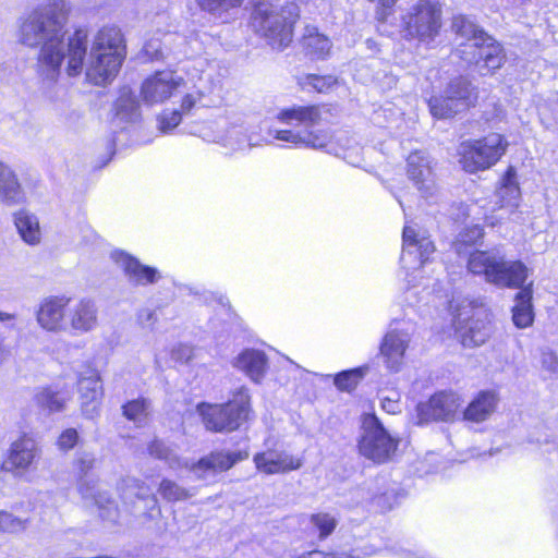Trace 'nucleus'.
Masks as SVG:
<instances>
[{
	"mask_svg": "<svg viewBox=\"0 0 558 558\" xmlns=\"http://www.w3.org/2000/svg\"><path fill=\"white\" fill-rule=\"evenodd\" d=\"M68 66L70 76H76L82 72L87 50V33L83 29L76 31L66 44Z\"/></svg>",
	"mask_w": 558,
	"mask_h": 558,
	"instance_id": "obj_22",
	"label": "nucleus"
},
{
	"mask_svg": "<svg viewBox=\"0 0 558 558\" xmlns=\"http://www.w3.org/2000/svg\"><path fill=\"white\" fill-rule=\"evenodd\" d=\"M542 367L553 374L558 373V356L553 351H543L541 355Z\"/></svg>",
	"mask_w": 558,
	"mask_h": 558,
	"instance_id": "obj_51",
	"label": "nucleus"
},
{
	"mask_svg": "<svg viewBox=\"0 0 558 558\" xmlns=\"http://www.w3.org/2000/svg\"><path fill=\"white\" fill-rule=\"evenodd\" d=\"M3 349H2V345L0 344V354L2 353Z\"/></svg>",
	"mask_w": 558,
	"mask_h": 558,
	"instance_id": "obj_59",
	"label": "nucleus"
},
{
	"mask_svg": "<svg viewBox=\"0 0 558 558\" xmlns=\"http://www.w3.org/2000/svg\"><path fill=\"white\" fill-rule=\"evenodd\" d=\"M403 239V255L401 260L405 263L408 255L418 254L420 263L422 266L429 259V256L435 252L433 241L424 233L417 232L414 228L405 226L402 233Z\"/></svg>",
	"mask_w": 558,
	"mask_h": 558,
	"instance_id": "obj_21",
	"label": "nucleus"
},
{
	"mask_svg": "<svg viewBox=\"0 0 558 558\" xmlns=\"http://www.w3.org/2000/svg\"><path fill=\"white\" fill-rule=\"evenodd\" d=\"M250 395L246 388H240L232 400L225 404H199L198 411L208 430L232 432L238 429L251 412Z\"/></svg>",
	"mask_w": 558,
	"mask_h": 558,
	"instance_id": "obj_5",
	"label": "nucleus"
},
{
	"mask_svg": "<svg viewBox=\"0 0 558 558\" xmlns=\"http://www.w3.org/2000/svg\"><path fill=\"white\" fill-rule=\"evenodd\" d=\"M483 236V229L480 226H472L459 233L457 241L453 243L458 254L462 252V245L475 244Z\"/></svg>",
	"mask_w": 558,
	"mask_h": 558,
	"instance_id": "obj_43",
	"label": "nucleus"
},
{
	"mask_svg": "<svg viewBox=\"0 0 558 558\" xmlns=\"http://www.w3.org/2000/svg\"><path fill=\"white\" fill-rule=\"evenodd\" d=\"M498 396L493 391H482L463 412L464 420L481 423L486 421L496 410Z\"/></svg>",
	"mask_w": 558,
	"mask_h": 558,
	"instance_id": "obj_23",
	"label": "nucleus"
},
{
	"mask_svg": "<svg viewBox=\"0 0 558 558\" xmlns=\"http://www.w3.org/2000/svg\"><path fill=\"white\" fill-rule=\"evenodd\" d=\"M78 489L84 498L94 499L96 505H98L100 508H106L109 505H113V501L106 493L99 490L94 492L95 487L90 486L87 482H82Z\"/></svg>",
	"mask_w": 558,
	"mask_h": 558,
	"instance_id": "obj_45",
	"label": "nucleus"
},
{
	"mask_svg": "<svg viewBox=\"0 0 558 558\" xmlns=\"http://www.w3.org/2000/svg\"><path fill=\"white\" fill-rule=\"evenodd\" d=\"M476 100V87L466 77L457 76L448 83L444 96L433 97L428 104L434 117L447 119L468 110Z\"/></svg>",
	"mask_w": 558,
	"mask_h": 558,
	"instance_id": "obj_8",
	"label": "nucleus"
},
{
	"mask_svg": "<svg viewBox=\"0 0 558 558\" xmlns=\"http://www.w3.org/2000/svg\"><path fill=\"white\" fill-rule=\"evenodd\" d=\"M244 0H196L197 7L215 16L221 17L223 14L238 9L242 5Z\"/></svg>",
	"mask_w": 558,
	"mask_h": 558,
	"instance_id": "obj_37",
	"label": "nucleus"
},
{
	"mask_svg": "<svg viewBox=\"0 0 558 558\" xmlns=\"http://www.w3.org/2000/svg\"><path fill=\"white\" fill-rule=\"evenodd\" d=\"M299 16V7L295 3L280 7L259 2L252 13V26L274 49L281 50L292 41L293 26Z\"/></svg>",
	"mask_w": 558,
	"mask_h": 558,
	"instance_id": "obj_4",
	"label": "nucleus"
},
{
	"mask_svg": "<svg viewBox=\"0 0 558 558\" xmlns=\"http://www.w3.org/2000/svg\"><path fill=\"white\" fill-rule=\"evenodd\" d=\"M137 324L143 328L149 331L155 329L156 323L158 320L155 311L149 308H143L138 311L136 315Z\"/></svg>",
	"mask_w": 558,
	"mask_h": 558,
	"instance_id": "obj_47",
	"label": "nucleus"
},
{
	"mask_svg": "<svg viewBox=\"0 0 558 558\" xmlns=\"http://www.w3.org/2000/svg\"><path fill=\"white\" fill-rule=\"evenodd\" d=\"M28 527V519L19 518L10 512L0 511V532L20 533Z\"/></svg>",
	"mask_w": 558,
	"mask_h": 558,
	"instance_id": "obj_41",
	"label": "nucleus"
},
{
	"mask_svg": "<svg viewBox=\"0 0 558 558\" xmlns=\"http://www.w3.org/2000/svg\"><path fill=\"white\" fill-rule=\"evenodd\" d=\"M159 121H160V129L163 132L167 130H172L177 125H179V123L181 122V113H180V111H177V110H174L170 113H165L160 117Z\"/></svg>",
	"mask_w": 558,
	"mask_h": 558,
	"instance_id": "obj_52",
	"label": "nucleus"
},
{
	"mask_svg": "<svg viewBox=\"0 0 558 558\" xmlns=\"http://www.w3.org/2000/svg\"><path fill=\"white\" fill-rule=\"evenodd\" d=\"M183 84V78L171 71H159L142 84L141 97L147 105L161 104L171 97L173 90Z\"/></svg>",
	"mask_w": 558,
	"mask_h": 558,
	"instance_id": "obj_11",
	"label": "nucleus"
},
{
	"mask_svg": "<svg viewBox=\"0 0 558 558\" xmlns=\"http://www.w3.org/2000/svg\"><path fill=\"white\" fill-rule=\"evenodd\" d=\"M194 356V351L191 345L178 344L171 350V359L179 363H187Z\"/></svg>",
	"mask_w": 558,
	"mask_h": 558,
	"instance_id": "obj_48",
	"label": "nucleus"
},
{
	"mask_svg": "<svg viewBox=\"0 0 558 558\" xmlns=\"http://www.w3.org/2000/svg\"><path fill=\"white\" fill-rule=\"evenodd\" d=\"M302 45L306 53L317 59L325 58L331 49L330 40L325 35L319 34L315 26L311 25H307L304 29Z\"/></svg>",
	"mask_w": 558,
	"mask_h": 558,
	"instance_id": "obj_31",
	"label": "nucleus"
},
{
	"mask_svg": "<svg viewBox=\"0 0 558 558\" xmlns=\"http://www.w3.org/2000/svg\"><path fill=\"white\" fill-rule=\"evenodd\" d=\"M37 452L35 440L28 437L17 439L11 445L2 469L8 472L23 473L33 463Z\"/></svg>",
	"mask_w": 558,
	"mask_h": 558,
	"instance_id": "obj_17",
	"label": "nucleus"
},
{
	"mask_svg": "<svg viewBox=\"0 0 558 558\" xmlns=\"http://www.w3.org/2000/svg\"><path fill=\"white\" fill-rule=\"evenodd\" d=\"M383 408L389 413H396L399 410L398 402L386 398L383 400Z\"/></svg>",
	"mask_w": 558,
	"mask_h": 558,
	"instance_id": "obj_55",
	"label": "nucleus"
},
{
	"mask_svg": "<svg viewBox=\"0 0 558 558\" xmlns=\"http://www.w3.org/2000/svg\"><path fill=\"white\" fill-rule=\"evenodd\" d=\"M98 325V308L94 301L82 299L69 312V327L75 333H87Z\"/></svg>",
	"mask_w": 558,
	"mask_h": 558,
	"instance_id": "obj_19",
	"label": "nucleus"
},
{
	"mask_svg": "<svg viewBox=\"0 0 558 558\" xmlns=\"http://www.w3.org/2000/svg\"><path fill=\"white\" fill-rule=\"evenodd\" d=\"M15 318L14 314L0 312V322H9Z\"/></svg>",
	"mask_w": 558,
	"mask_h": 558,
	"instance_id": "obj_57",
	"label": "nucleus"
},
{
	"mask_svg": "<svg viewBox=\"0 0 558 558\" xmlns=\"http://www.w3.org/2000/svg\"><path fill=\"white\" fill-rule=\"evenodd\" d=\"M484 41V38H481L478 41L460 43L454 53L465 63L475 64L481 69L488 50V43Z\"/></svg>",
	"mask_w": 558,
	"mask_h": 558,
	"instance_id": "obj_32",
	"label": "nucleus"
},
{
	"mask_svg": "<svg viewBox=\"0 0 558 558\" xmlns=\"http://www.w3.org/2000/svg\"><path fill=\"white\" fill-rule=\"evenodd\" d=\"M461 405L460 397L453 392H439L427 402L417 405L420 423L429 421H451Z\"/></svg>",
	"mask_w": 558,
	"mask_h": 558,
	"instance_id": "obj_12",
	"label": "nucleus"
},
{
	"mask_svg": "<svg viewBox=\"0 0 558 558\" xmlns=\"http://www.w3.org/2000/svg\"><path fill=\"white\" fill-rule=\"evenodd\" d=\"M126 54L123 34L117 26H104L94 37L86 78L95 85H106L118 74Z\"/></svg>",
	"mask_w": 558,
	"mask_h": 558,
	"instance_id": "obj_3",
	"label": "nucleus"
},
{
	"mask_svg": "<svg viewBox=\"0 0 558 558\" xmlns=\"http://www.w3.org/2000/svg\"><path fill=\"white\" fill-rule=\"evenodd\" d=\"M148 452L151 457L162 460L170 468H177L180 465V461L174 451L167 446L163 441L155 439L148 445Z\"/></svg>",
	"mask_w": 558,
	"mask_h": 558,
	"instance_id": "obj_39",
	"label": "nucleus"
},
{
	"mask_svg": "<svg viewBox=\"0 0 558 558\" xmlns=\"http://www.w3.org/2000/svg\"><path fill=\"white\" fill-rule=\"evenodd\" d=\"M235 367L244 372L253 381H259L267 368V357L258 350H245L235 361Z\"/></svg>",
	"mask_w": 558,
	"mask_h": 558,
	"instance_id": "obj_24",
	"label": "nucleus"
},
{
	"mask_svg": "<svg viewBox=\"0 0 558 558\" xmlns=\"http://www.w3.org/2000/svg\"><path fill=\"white\" fill-rule=\"evenodd\" d=\"M112 258L123 270L132 284L146 286L155 283L160 278L156 268L141 264L136 258L123 252H114Z\"/></svg>",
	"mask_w": 558,
	"mask_h": 558,
	"instance_id": "obj_16",
	"label": "nucleus"
},
{
	"mask_svg": "<svg viewBox=\"0 0 558 558\" xmlns=\"http://www.w3.org/2000/svg\"><path fill=\"white\" fill-rule=\"evenodd\" d=\"M441 5L436 0H418L402 16L405 37L429 43L441 28Z\"/></svg>",
	"mask_w": 558,
	"mask_h": 558,
	"instance_id": "obj_7",
	"label": "nucleus"
},
{
	"mask_svg": "<svg viewBox=\"0 0 558 558\" xmlns=\"http://www.w3.org/2000/svg\"><path fill=\"white\" fill-rule=\"evenodd\" d=\"M484 40H486L485 43H488V50L486 59L484 60L482 68L480 69V73L482 75L486 74V72H483V70L490 72L500 69L506 59L504 49L496 39H494L492 36L487 34L484 37Z\"/></svg>",
	"mask_w": 558,
	"mask_h": 558,
	"instance_id": "obj_35",
	"label": "nucleus"
},
{
	"mask_svg": "<svg viewBox=\"0 0 558 558\" xmlns=\"http://www.w3.org/2000/svg\"><path fill=\"white\" fill-rule=\"evenodd\" d=\"M468 267L472 274L483 276L486 282L498 288H520V292L515 295L512 319L519 328H525L532 324V288L531 284L523 287L529 269L521 260H508L494 251H476L470 255Z\"/></svg>",
	"mask_w": 558,
	"mask_h": 558,
	"instance_id": "obj_2",
	"label": "nucleus"
},
{
	"mask_svg": "<svg viewBox=\"0 0 558 558\" xmlns=\"http://www.w3.org/2000/svg\"><path fill=\"white\" fill-rule=\"evenodd\" d=\"M158 493L169 502L183 501L193 496L187 488L168 478L160 482Z\"/></svg>",
	"mask_w": 558,
	"mask_h": 558,
	"instance_id": "obj_38",
	"label": "nucleus"
},
{
	"mask_svg": "<svg viewBox=\"0 0 558 558\" xmlns=\"http://www.w3.org/2000/svg\"><path fill=\"white\" fill-rule=\"evenodd\" d=\"M123 415L133 422H143L147 415V404L145 400H133L123 405Z\"/></svg>",
	"mask_w": 558,
	"mask_h": 558,
	"instance_id": "obj_44",
	"label": "nucleus"
},
{
	"mask_svg": "<svg viewBox=\"0 0 558 558\" xmlns=\"http://www.w3.org/2000/svg\"><path fill=\"white\" fill-rule=\"evenodd\" d=\"M337 78L331 75L318 76L315 74H310L306 76L304 85L312 86L318 93H325L337 85Z\"/></svg>",
	"mask_w": 558,
	"mask_h": 558,
	"instance_id": "obj_46",
	"label": "nucleus"
},
{
	"mask_svg": "<svg viewBox=\"0 0 558 558\" xmlns=\"http://www.w3.org/2000/svg\"><path fill=\"white\" fill-rule=\"evenodd\" d=\"M410 337L407 332L392 330L386 333L380 344V354L385 357L387 367L397 372L403 363Z\"/></svg>",
	"mask_w": 558,
	"mask_h": 558,
	"instance_id": "obj_20",
	"label": "nucleus"
},
{
	"mask_svg": "<svg viewBox=\"0 0 558 558\" xmlns=\"http://www.w3.org/2000/svg\"><path fill=\"white\" fill-rule=\"evenodd\" d=\"M366 368L359 367L350 371H343L336 375L335 385L343 391L353 390L365 375Z\"/></svg>",
	"mask_w": 558,
	"mask_h": 558,
	"instance_id": "obj_40",
	"label": "nucleus"
},
{
	"mask_svg": "<svg viewBox=\"0 0 558 558\" xmlns=\"http://www.w3.org/2000/svg\"><path fill=\"white\" fill-rule=\"evenodd\" d=\"M16 229L23 241L29 245L40 242L41 232L37 217L27 210H20L14 215Z\"/></svg>",
	"mask_w": 558,
	"mask_h": 558,
	"instance_id": "obj_28",
	"label": "nucleus"
},
{
	"mask_svg": "<svg viewBox=\"0 0 558 558\" xmlns=\"http://www.w3.org/2000/svg\"><path fill=\"white\" fill-rule=\"evenodd\" d=\"M497 195L501 199L502 206L517 205L520 196V190L515 182V173L512 168H510L502 178V183L497 190Z\"/></svg>",
	"mask_w": 558,
	"mask_h": 558,
	"instance_id": "obj_36",
	"label": "nucleus"
},
{
	"mask_svg": "<svg viewBox=\"0 0 558 558\" xmlns=\"http://www.w3.org/2000/svg\"><path fill=\"white\" fill-rule=\"evenodd\" d=\"M95 464L94 454L90 452H81L75 460V466L80 475H86Z\"/></svg>",
	"mask_w": 558,
	"mask_h": 558,
	"instance_id": "obj_49",
	"label": "nucleus"
},
{
	"mask_svg": "<svg viewBox=\"0 0 558 558\" xmlns=\"http://www.w3.org/2000/svg\"><path fill=\"white\" fill-rule=\"evenodd\" d=\"M275 138L293 144H302L314 149L325 147L329 141L328 134L323 131L307 132L305 135H302L291 130H281L276 132Z\"/></svg>",
	"mask_w": 558,
	"mask_h": 558,
	"instance_id": "obj_29",
	"label": "nucleus"
},
{
	"mask_svg": "<svg viewBox=\"0 0 558 558\" xmlns=\"http://www.w3.org/2000/svg\"><path fill=\"white\" fill-rule=\"evenodd\" d=\"M451 29L461 39V43L478 41L487 35L483 28L464 15L452 19Z\"/></svg>",
	"mask_w": 558,
	"mask_h": 558,
	"instance_id": "obj_33",
	"label": "nucleus"
},
{
	"mask_svg": "<svg viewBox=\"0 0 558 558\" xmlns=\"http://www.w3.org/2000/svg\"><path fill=\"white\" fill-rule=\"evenodd\" d=\"M247 451H213L190 466L197 478L207 473H220L230 470L236 462L247 459Z\"/></svg>",
	"mask_w": 558,
	"mask_h": 558,
	"instance_id": "obj_15",
	"label": "nucleus"
},
{
	"mask_svg": "<svg viewBox=\"0 0 558 558\" xmlns=\"http://www.w3.org/2000/svg\"><path fill=\"white\" fill-rule=\"evenodd\" d=\"M254 463L259 472L267 475L287 473L302 466V461L286 452L268 450L254 456Z\"/></svg>",
	"mask_w": 558,
	"mask_h": 558,
	"instance_id": "obj_18",
	"label": "nucleus"
},
{
	"mask_svg": "<svg viewBox=\"0 0 558 558\" xmlns=\"http://www.w3.org/2000/svg\"><path fill=\"white\" fill-rule=\"evenodd\" d=\"M117 116L124 121H135L140 117V105L135 95L123 88L116 102Z\"/></svg>",
	"mask_w": 558,
	"mask_h": 558,
	"instance_id": "obj_34",
	"label": "nucleus"
},
{
	"mask_svg": "<svg viewBox=\"0 0 558 558\" xmlns=\"http://www.w3.org/2000/svg\"><path fill=\"white\" fill-rule=\"evenodd\" d=\"M0 197L7 204H19L24 193L13 170L0 162Z\"/></svg>",
	"mask_w": 558,
	"mask_h": 558,
	"instance_id": "obj_26",
	"label": "nucleus"
},
{
	"mask_svg": "<svg viewBox=\"0 0 558 558\" xmlns=\"http://www.w3.org/2000/svg\"><path fill=\"white\" fill-rule=\"evenodd\" d=\"M408 178L414 183L421 196L433 197L437 192L434 172L430 160L423 151H413L408 157Z\"/></svg>",
	"mask_w": 558,
	"mask_h": 558,
	"instance_id": "obj_14",
	"label": "nucleus"
},
{
	"mask_svg": "<svg viewBox=\"0 0 558 558\" xmlns=\"http://www.w3.org/2000/svg\"><path fill=\"white\" fill-rule=\"evenodd\" d=\"M322 119L320 108L318 106H296L282 110L278 114V120L284 123L296 121L299 124L306 128L314 126L319 123Z\"/></svg>",
	"mask_w": 558,
	"mask_h": 558,
	"instance_id": "obj_27",
	"label": "nucleus"
},
{
	"mask_svg": "<svg viewBox=\"0 0 558 558\" xmlns=\"http://www.w3.org/2000/svg\"><path fill=\"white\" fill-rule=\"evenodd\" d=\"M311 523L318 530L320 538L329 536L337 526L336 518L323 512L312 514Z\"/></svg>",
	"mask_w": 558,
	"mask_h": 558,
	"instance_id": "obj_42",
	"label": "nucleus"
},
{
	"mask_svg": "<svg viewBox=\"0 0 558 558\" xmlns=\"http://www.w3.org/2000/svg\"><path fill=\"white\" fill-rule=\"evenodd\" d=\"M70 5L66 0H52L20 19L17 41L32 49L39 48V74L56 81L65 58L64 36Z\"/></svg>",
	"mask_w": 558,
	"mask_h": 558,
	"instance_id": "obj_1",
	"label": "nucleus"
},
{
	"mask_svg": "<svg viewBox=\"0 0 558 558\" xmlns=\"http://www.w3.org/2000/svg\"><path fill=\"white\" fill-rule=\"evenodd\" d=\"M150 46H151V45H148V46L146 47V52H147V53H150V51H149Z\"/></svg>",
	"mask_w": 558,
	"mask_h": 558,
	"instance_id": "obj_58",
	"label": "nucleus"
},
{
	"mask_svg": "<svg viewBox=\"0 0 558 558\" xmlns=\"http://www.w3.org/2000/svg\"><path fill=\"white\" fill-rule=\"evenodd\" d=\"M70 299L66 296H47L35 312L36 322L40 328L49 332L66 330L65 316Z\"/></svg>",
	"mask_w": 558,
	"mask_h": 558,
	"instance_id": "obj_13",
	"label": "nucleus"
},
{
	"mask_svg": "<svg viewBox=\"0 0 558 558\" xmlns=\"http://www.w3.org/2000/svg\"><path fill=\"white\" fill-rule=\"evenodd\" d=\"M83 412L92 417L97 412L98 402L102 396V386L99 377L82 378L78 383Z\"/></svg>",
	"mask_w": 558,
	"mask_h": 558,
	"instance_id": "obj_25",
	"label": "nucleus"
},
{
	"mask_svg": "<svg viewBox=\"0 0 558 558\" xmlns=\"http://www.w3.org/2000/svg\"><path fill=\"white\" fill-rule=\"evenodd\" d=\"M507 146L508 142L498 133H492L482 140L463 143L460 150V162L463 169L470 173L488 169L501 158Z\"/></svg>",
	"mask_w": 558,
	"mask_h": 558,
	"instance_id": "obj_9",
	"label": "nucleus"
},
{
	"mask_svg": "<svg viewBox=\"0 0 558 558\" xmlns=\"http://www.w3.org/2000/svg\"><path fill=\"white\" fill-rule=\"evenodd\" d=\"M194 105L195 98L192 95H186L182 100L181 109L183 112H189Z\"/></svg>",
	"mask_w": 558,
	"mask_h": 558,
	"instance_id": "obj_56",
	"label": "nucleus"
},
{
	"mask_svg": "<svg viewBox=\"0 0 558 558\" xmlns=\"http://www.w3.org/2000/svg\"><path fill=\"white\" fill-rule=\"evenodd\" d=\"M77 439L78 434L76 429L68 428L60 435L58 439V446L62 450H70L76 445Z\"/></svg>",
	"mask_w": 558,
	"mask_h": 558,
	"instance_id": "obj_50",
	"label": "nucleus"
},
{
	"mask_svg": "<svg viewBox=\"0 0 558 558\" xmlns=\"http://www.w3.org/2000/svg\"><path fill=\"white\" fill-rule=\"evenodd\" d=\"M298 558H353V557L345 553L332 554V553H325L322 550H311V551L300 555Z\"/></svg>",
	"mask_w": 558,
	"mask_h": 558,
	"instance_id": "obj_53",
	"label": "nucleus"
},
{
	"mask_svg": "<svg viewBox=\"0 0 558 558\" xmlns=\"http://www.w3.org/2000/svg\"><path fill=\"white\" fill-rule=\"evenodd\" d=\"M70 399L71 393L69 391L51 388H44L35 395L36 404L48 414L63 411Z\"/></svg>",
	"mask_w": 558,
	"mask_h": 558,
	"instance_id": "obj_30",
	"label": "nucleus"
},
{
	"mask_svg": "<svg viewBox=\"0 0 558 558\" xmlns=\"http://www.w3.org/2000/svg\"><path fill=\"white\" fill-rule=\"evenodd\" d=\"M128 483L130 487H134L137 489V492L135 493L137 497L144 498L145 496L148 495L149 489L144 485V483H141L137 480H129Z\"/></svg>",
	"mask_w": 558,
	"mask_h": 558,
	"instance_id": "obj_54",
	"label": "nucleus"
},
{
	"mask_svg": "<svg viewBox=\"0 0 558 558\" xmlns=\"http://www.w3.org/2000/svg\"><path fill=\"white\" fill-rule=\"evenodd\" d=\"M470 317L465 306L456 316L457 328L460 330L461 342L464 347H478L486 342L492 332L488 314L483 307H472Z\"/></svg>",
	"mask_w": 558,
	"mask_h": 558,
	"instance_id": "obj_10",
	"label": "nucleus"
},
{
	"mask_svg": "<svg viewBox=\"0 0 558 558\" xmlns=\"http://www.w3.org/2000/svg\"><path fill=\"white\" fill-rule=\"evenodd\" d=\"M399 440L385 429L374 414L362 416L361 435L357 441L359 453L374 463L383 464L392 459Z\"/></svg>",
	"mask_w": 558,
	"mask_h": 558,
	"instance_id": "obj_6",
	"label": "nucleus"
}]
</instances>
